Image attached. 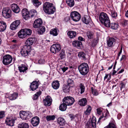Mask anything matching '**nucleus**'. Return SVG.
Returning a JSON list of instances; mask_svg holds the SVG:
<instances>
[{"mask_svg":"<svg viewBox=\"0 0 128 128\" xmlns=\"http://www.w3.org/2000/svg\"><path fill=\"white\" fill-rule=\"evenodd\" d=\"M34 43L33 40H26L25 42L26 46L22 49L20 52L22 55L25 57L27 56L28 53L31 50L30 46L32 45Z\"/></svg>","mask_w":128,"mask_h":128,"instance_id":"nucleus-1","label":"nucleus"},{"mask_svg":"<svg viewBox=\"0 0 128 128\" xmlns=\"http://www.w3.org/2000/svg\"><path fill=\"white\" fill-rule=\"evenodd\" d=\"M99 19L101 22L104 24L106 27H110V20L107 15L104 12L101 13Z\"/></svg>","mask_w":128,"mask_h":128,"instance_id":"nucleus-2","label":"nucleus"},{"mask_svg":"<svg viewBox=\"0 0 128 128\" xmlns=\"http://www.w3.org/2000/svg\"><path fill=\"white\" fill-rule=\"evenodd\" d=\"M52 5V3L48 2L44 3L43 6V9L44 12L49 14H53L55 11V8Z\"/></svg>","mask_w":128,"mask_h":128,"instance_id":"nucleus-3","label":"nucleus"},{"mask_svg":"<svg viewBox=\"0 0 128 128\" xmlns=\"http://www.w3.org/2000/svg\"><path fill=\"white\" fill-rule=\"evenodd\" d=\"M78 69L81 74L85 75L88 72L89 68L88 64L84 62L78 66Z\"/></svg>","mask_w":128,"mask_h":128,"instance_id":"nucleus-4","label":"nucleus"},{"mask_svg":"<svg viewBox=\"0 0 128 128\" xmlns=\"http://www.w3.org/2000/svg\"><path fill=\"white\" fill-rule=\"evenodd\" d=\"M20 116L22 119L26 120L32 117V114L29 111H20Z\"/></svg>","mask_w":128,"mask_h":128,"instance_id":"nucleus-5","label":"nucleus"},{"mask_svg":"<svg viewBox=\"0 0 128 128\" xmlns=\"http://www.w3.org/2000/svg\"><path fill=\"white\" fill-rule=\"evenodd\" d=\"M70 16L72 20L75 22L79 21L81 18L80 14L76 11L72 12L71 13Z\"/></svg>","mask_w":128,"mask_h":128,"instance_id":"nucleus-6","label":"nucleus"},{"mask_svg":"<svg viewBox=\"0 0 128 128\" xmlns=\"http://www.w3.org/2000/svg\"><path fill=\"white\" fill-rule=\"evenodd\" d=\"M13 58L12 56L9 54H6L3 57V63L5 65H8L12 62Z\"/></svg>","mask_w":128,"mask_h":128,"instance_id":"nucleus-7","label":"nucleus"},{"mask_svg":"<svg viewBox=\"0 0 128 128\" xmlns=\"http://www.w3.org/2000/svg\"><path fill=\"white\" fill-rule=\"evenodd\" d=\"M74 102V98L71 96L65 97L63 100V102L67 106L72 104Z\"/></svg>","mask_w":128,"mask_h":128,"instance_id":"nucleus-8","label":"nucleus"},{"mask_svg":"<svg viewBox=\"0 0 128 128\" xmlns=\"http://www.w3.org/2000/svg\"><path fill=\"white\" fill-rule=\"evenodd\" d=\"M11 10L8 8H3L2 11V15L4 17L8 18L11 16Z\"/></svg>","mask_w":128,"mask_h":128,"instance_id":"nucleus-9","label":"nucleus"},{"mask_svg":"<svg viewBox=\"0 0 128 128\" xmlns=\"http://www.w3.org/2000/svg\"><path fill=\"white\" fill-rule=\"evenodd\" d=\"M61 49V46L59 44H55L52 45L50 48L51 52L54 54L58 52Z\"/></svg>","mask_w":128,"mask_h":128,"instance_id":"nucleus-10","label":"nucleus"},{"mask_svg":"<svg viewBox=\"0 0 128 128\" xmlns=\"http://www.w3.org/2000/svg\"><path fill=\"white\" fill-rule=\"evenodd\" d=\"M20 23V20H16L13 22L11 24L10 26V28L12 30H15L18 27Z\"/></svg>","mask_w":128,"mask_h":128,"instance_id":"nucleus-11","label":"nucleus"},{"mask_svg":"<svg viewBox=\"0 0 128 128\" xmlns=\"http://www.w3.org/2000/svg\"><path fill=\"white\" fill-rule=\"evenodd\" d=\"M22 15L23 18L25 20H27L30 17L29 12L26 8H24L22 11Z\"/></svg>","mask_w":128,"mask_h":128,"instance_id":"nucleus-12","label":"nucleus"},{"mask_svg":"<svg viewBox=\"0 0 128 128\" xmlns=\"http://www.w3.org/2000/svg\"><path fill=\"white\" fill-rule=\"evenodd\" d=\"M40 119L38 117H34L31 120V123L34 126H36L38 125Z\"/></svg>","mask_w":128,"mask_h":128,"instance_id":"nucleus-13","label":"nucleus"},{"mask_svg":"<svg viewBox=\"0 0 128 128\" xmlns=\"http://www.w3.org/2000/svg\"><path fill=\"white\" fill-rule=\"evenodd\" d=\"M52 101L51 97L49 96H48L43 100V102L45 106H49L51 105Z\"/></svg>","mask_w":128,"mask_h":128,"instance_id":"nucleus-14","label":"nucleus"},{"mask_svg":"<svg viewBox=\"0 0 128 128\" xmlns=\"http://www.w3.org/2000/svg\"><path fill=\"white\" fill-rule=\"evenodd\" d=\"M18 96L17 94L14 93L12 94H10L8 93L6 94V97L9 98L10 100H12L16 99Z\"/></svg>","mask_w":128,"mask_h":128,"instance_id":"nucleus-15","label":"nucleus"},{"mask_svg":"<svg viewBox=\"0 0 128 128\" xmlns=\"http://www.w3.org/2000/svg\"><path fill=\"white\" fill-rule=\"evenodd\" d=\"M42 21L40 18L36 20L33 23V27L35 28H38L40 27L42 24Z\"/></svg>","mask_w":128,"mask_h":128,"instance_id":"nucleus-16","label":"nucleus"},{"mask_svg":"<svg viewBox=\"0 0 128 128\" xmlns=\"http://www.w3.org/2000/svg\"><path fill=\"white\" fill-rule=\"evenodd\" d=\"M16 120V118H7L6 120V124L9 126H14V121Z\"/></svg>","mask_w":128,"mask_h":128,"instance_id":"nucleus-17","label":"nucleus"},{"mask_svg":"<svg viewBox=\"0 0 128 128\" xmlns=\"http://www.w3.org/2000/svg\"><path fill=\"white\" fill-rule=\"evenodd\" d=\"M11 8L13 12L15 13H17L19 12L20 10L17 4H14L11 5Z\"/></svg>","mask_w":128,"mask_h":128,"instance_id":"nucleus-18","label":"nucleus"},{"mask_svg":"<svg viewBox=\"0 0 128 128\" xmlns=\"http://www.w3.org/2000/svg\"><path fill=\"white\" fill-rule=\"evenodd\" d=\"M39 84L36 81H34L31 84L30 86L31 90L34 91L38 88Z\"/></svg>","mask_w":128,"mask_h":128,"instance_id":"nucleus-19","label":"nucleus"},{"mask_svg":"<svg viewBox=\"0 0 128 128\" xmlns=\"http://www.w3.org/2000/svg\"><path fill=\"white\" fill-rule=\"evenodd\" d=\"M60 86V83L58 80H55L52 83V86L54 89L57 90L58 88Z\"/></svg>","mask_w":128,"mask_h":128,"instance_id":"nucleus-20","label":"nucleus"},{"mask_svg":"<svg viewBox=\"0 0 128 128\" xmlns=\"http://www.w3.org/2000/svg\"><path fill=\"white\" fill-rule=\"evenodd\" d=\"M6 23L3 21H0V32L4 31L6 29Z\"/></svg>","mask_w":128,"mask_h":128,"instance_id":"nucleus-21","label":"nucleus"},{"mask_svg":"<svg viewBox=\"0 0 128 128\" xmlns=\"http://www.w3.org/2000/svg\"><path fill=\"white\" fill-rule=\"evenodd\" d=\"M87 100L86 98H83L79 100L78 104L81 106H84L87 104Z\"/></svg>","mask_w":128,"mask_h":128,"instance_id":"nucleus-22","label":"nucleus"},{"mask_svg":"<svg viewBox=\"0 0 128 128\" xmlns=\"http://www.w3.org/2000/svg\"><path fill=\"white\" fill-rule=\"evenodd\" d=\"M57 122L60 126H63L65 124L66 121L64 119L61 117H59L57 120Z\"/></svg>","mask_w":128,"mask_h":128,"instance_id":"nucleus-23","label":"nucleus"},{"mask_svg":"<svg viewBox=\"0 0 128 128\" xmlns=\"http://www.w3.org/2000/svg\"><path fill=\"white\" fill-rule=\"evenodd\" d=\"M73 46L74 47H81L82 46V42L78 40H74L72 42Z\"/></svg>","mask_w":128,"mask_h":128,"instance_id":"nucleus-24","label":"nucleus"},{"mask_svg":"<svg viewBox=\"0 0 128 128\" xmlns=\"http://www.w3.org/2000/svg\"><path fill=\"white\" fill-rule=\"evenodd\" d=\"M19 70L20 72H24L28 69V68L24 65L22 64L18 67Z\"/></svg>","mask_w":128,"mask_h":128,"instance_id":"nucleus-25","label":"nucleus"},{"mask_svg":"<svg viewBox=\"0 0 128 128\" xmlns=\"http://www.w3.org/2000/svg\"><path fill=\"white\" fill-rule=\"evenodd\" d=\"M67 34L68 37L70 38H74L75 37L76 35V32L73 31H69Z\"/></svg>","mask_w":128,"mask_h":128,"instance_id":"nucleus-26","label":"nucleus"},{"mask_svg":"<svg viewBox=\"0 0 128 128\" xmlns=\"http://www.w3.org/2000/svg\"><path fill=\"white\" fill-rule=\"evenodd\" d=\"M96 119L94 117H92L91 121L89 122L90 124L91 123L92 126L93 128H96Z\"/></svg>","mask_w":128,"mask_h":128,"instance_id":"nucleus-27","label":"nucleus"},{"mask_svg":"<svg viewBox=\"0 0 128 128\" xmlns=\"http://www.w3.org/2000/svg\"><path fill=\"white\" fill-rule=\"evenodd\" d=\"M82 20L83 22L86 24H88L90 22V19L88 16H86L83 17L82 18Z\"/></svg>","mask_w":128,"mask_h":128,"instance_id":"nucleus-28","label":"nucleus"},{"mask_svg":"<svg viewBox=\"0 0 128 128\" xmlns=\"http://www.w3.org/2000/svg\"><path fill=\"white\" fill-rule=\"evenodd\" d=\"M18 128H28L29 126L28 124L22 122L18 124Z\"/></svg>","mask_w":128,"mask_h":128,"instance_id":"nucleus-29","label":"nucleus"},{"mask_svg":"<svg viewBox=\"0 0 128 128\" xmlns=\"http://www.w3.org/2000/svg\"><path fill=\"white\" fill-rule=\"evenodd\" d=\"M18 37L22 38H24L26 36L23 29L21 30L18 32Z\"/></svg>","mask_w":128,"mask_h":128,"instance_id":"nucleus-30","label":"nucleus"},{"mask_svg":"<svg viewBox=\"0 0 128 128\" xmlns=\"http://www.w3.org/2000/svg\"><path fill=\"white\" fill-rule=\"evenodd\" d=\"M117 127L116 124L113 122H111L108 125L105 127L104 128H117Z\"/></svg>","mask_w":128,"mask_h":128,"instance_id":"nucleus-31","label":"nucleus"},{"mask_svg":"<svg viewBox=\"0 0 128 128\" xmlns=\"http://www.w3.org/2000/svg\"><path fill=\"white\" fill-rule=\"evenodd\" d=\"M37 13L36 10H32L29 12V16L30 17H32L36 16Z\"/></svg>","mask_w":128,"mask_h":128,"instance_id":"nucleus-32","label":"nucleus"},{"mask_svg":"<svg viewBox=\"0 0 128 128\" xmlns=\"http://www.w3.org/2000/svg\"><path fill=\"white\" fill-rule=\"evenodd\" d=\"M67 82L68 85L70 87H73L74 86V82L73 80L71 79H68Z\"/></svg>","mask_w":128,"mask_h":128,"instance_id":"nucleus-33","label":"nucleus"},{"mask_svg":"<svg viewBox=\"0 0 128 128\" xmlns=\"http://www.w3.org/2000/svg\"><path fill=\"white\" fill-rule=\"evenodd\" d=\"M46 120L48 121L53 120H54L55 116L54 115H48L46 117Z\"/></svg>","mask_w":128,"mask_h":128,"instance_id":"nucleus-34","label":"nucleus"},{"mask_svg":"<svg viewBox=\"0 0 128 128\" xmlns=\"http://www.w3.org/2000/svg\"><path fill=\"white\" fill-rule=\"evenodd\" d=\"M67 106L66 104L63 102V103L60 106L59 109L62 111H65L66 109Z\"/></svg>","mask_w":128,"mask_h":128,"instance_id":"nucleus-35","label":"nucleus"},{"mask_svg":"<svg viewBox=\"0 0 128 128\" xmlns=\"http://www.w3.org/2000/svg\"><path fill=\"white\" fill-rule=\"evenodd\" d=\"M78 56L80 58H82L84 60L86 59V58L85 56L86 54L83 52H79Z\"/></svg>","mask_w":128,"mask_h":128,"instance_id":"nucleus-36","label":"nucleus"},{"mask_svg":"<svg viewBox=\"0 0 128 128\" xmlns=\"http://www.w3.org/2000/svg\"><path fill=\"white\" fill-rule=\"evenodd\" d=\"M32 1L34 5L36 7H38L41 4V2L38 0H32Z\"/></svg>","mask_w":128,"mask_h":128,"instance_id":"nucleus-37","label":"nucleus"},{"mask_svg":"<svg viewBox=\"0 0 128 128\" xmlns=\"http://www.w3.org/2000/svg\"><path fill=\"white\" fill-rule=\"evenodd\" d=\"M66 3L69 6L72 7L74 6V0H66Z\"/></svg>","mask_w":128,"mask_h":128,"instance_id":"nucleus-38","label":"nucleus"},{"mask_svg":"<svg viewBox=\"0 0 128 128\" xmlns=\"http://www.w3.org/2000/svg\"><path fill=\"white\" fill-rule=\"evenodd\" d=\"M50 34L54 36H56L58 34V32L56 28L52 29L50 31Z\"/></svg>","mask_w":128,"mask_h":128,"instance_id":"nucleus-39","label":"nucleus"},{"mask_svg":"<svg viewBox=\"0 0 128 128\" xmlns=\"http://www.w3.org/2000/svg\"><path fill=\"white\" fill-rule=\"evenodd\" d=\"M23 30L26 36L27 35H30L31 34L32 30L28 28H25Z\"/></svg>","mask_w":128,"mask_h":128,"instance_id":"nucleus-40","label":"nucleus"},{"mask_svg":"<svg viewBox=\"0 0 128 128\" xmlns=\"http://www.w3.org/2000/svg\"><path fill=\"white\" fill-rule=\"evenodd\" d=\"M119 26L118 24L115 23H112L111 24V28L114 30H116L118 27Z\"/></svg>","mask_w":128,"mask_h":128,"instance_id":"nucleus-41","label":"nucleus"},{"mask_svg":"<svg viewBox=\"0 0 128 128\" xmlns=\"http://www.w3.org/2000/svg\"><path fill=\"white\" fill-rule=\"evenodd\" d=\"M69 87L66 85H64L62 88L63 91L65 93L69 92L70 91Z\"/></svg>","mask_w":128,"mask_h":128,"instance_id":"nucleus-42","label":"nucleus"},{"mask_svg":"<svg viewBox=\"0 0 128 128\" xmlns=\"http://www.w3.org/2000/svg\"><path fill=\"white\" fill-rule=\"evenodd\" d=\"M80 93L82 94L84 92L85 87L84 84L82 83H80Z\"/></svg>","mask_w":128,"mask_h":128,"instance_id":"nucleus-43","label":"nucleus"},{"mask_svg":"<svg viewBox=\"0 0 128 128\" xmlns=\"http://www.w3.org/2000/svg\"><path fill=\"white\" fill-rule=\"evenodd\" d=\"M87 36L88 38L92 39L94 37V33L92 32L88 31L87 33Z\"/></svg>","mask_w":128,"mask_h":128,"instance_id":"nucleus-44","label":"nucleus"},{"mask_svg":"<svg viewBox=\"0 0 128 128\" xmlns=\"http://www.w3.org/2000/svg\"><path fill=\"white\" fill-rule=\"evenodd\" d=\"M45 31V28L44 27V26H42L39 29L38 31V33L40 34H42Z\"/></svg>","mask_w":128,"mask_h":128,"instance_id":"nucleus-45","label":"nucleus"},{"mask_svg":"<svg viewBox=\"0 0 128 128\" xmlns=\"http://www.w3.org/2000/svg\"><path fill=\"white\" fill-rule=\"evenodd\" d=\"M91 41L90 42V45L92 47H94L97 44L98 42L97 40H90Z\"/></svg>","mask_w":128,"mask_h":128,"instance_id":"nucleus-46","label":"nucleus"},{"mask_svg":"<svg viewBox=\"0 0 128 128\" xmlns=\"http://www.w3.org/2000/svg\"><path fill=\"white\" fill-rule=\"evenodd\" d=\"M60 57V58L62 59L65 57V51L64 50H62L61 52L59 54Z\"/></svg>","mask_w":128,"mask_h":128,"instance_id":"nucleus-47","label":"nucleus"},{"mask_svg":"<svg viewBox=\"0 0 128 128\" xmlns=\"http://www.w3.org/2000/svg\"><path fill=\"white\" fill-rule=\"evenodd\" d=\"M41 93V92L40 91L38 92L37 93L35 94L33 96V99L34 100L37 99Z\"/></svg>","mask_w":128,"mask_h":128,"instance_id":"nucleus-48","label":"nucleus"},{"mask_svg":"<svg viewBox=\"0 0 128 128\" xmlns=\"http://www.w3.org/2000/svg\"><path fill=\"white\" fill-rule=\"evenodd\" d=\"M126 84V82H121L120 84V88L121 90L122 89H124L125 88V86Z\"/></svg>","mask_w":128,"mask_h":128,"instance_id":"nucleus-49","label":"nucleus"},{"mask_svg":"<svg viewBox=\"0 0 128 128\" xmlns=\"http://www.w3.org/2000/svg\"><path fill=\"white\" fill-rule=\"evenodd\" d=\"M91 89L92 93L94 95L96 96L98 95V93L96 90L94 89L93 87H92Z\"/></svg>","mask_w":128,"mask_h":128,"instance_id":"nucleus-50","label":"nucleus"},{"mask_svg":"<svg viewBox=\"0 0 128 128\" xmlns=\"http://www.w3.org/2000/svg\"><path fill=\"white\" fill-rule=\"evenodd\" d=\"M113 42L112 40H107V43L108 46V47H111L112 46Z\"/></svg>","mask_w":128,"mask_h":128,"instance_id":"nucleus-51","label":"nucleus"},{"mask_svg":"<svg viewBox=\"0 0 128 128\" xmlns=\"http://www.w3.org/2000/svg\"><path fill=\"white\" fill-rule=\"evenodd\" d=\"M5 116L4 112V111L0 112V119L2 118Z\"/></svg>","mask_w":128,"mask_h":128,"instance_id":"nucleus-52","label":"nucleus"},{"mask_svg":"<svg viewBox=\"0 0 128 128\" xmlns=\"http://www.w3.org/2000/svg\"><path fill=\"white\" fill-rule=\"evenodd\" d=\"M97 113L99 115H100L102 113V109L100 108H98L96 109Z\"/></svg>","mask_w":128,"mask_h":128,"instance_id":"nucleus-53","label":"nucleus"},{"mask_svg":"<svg viewBox=\"0 0 128 128\" xmlns=\"http://www.w3.org/2000/svg\"><path fill=\"white\" fill-rule=\"evenodd\" d=\"M45 60L44 58H41L38 60V63L40 64H43L44 63Z\"/></svg>","mask_w":128,"mask_h":128,"instance_id":"nucleus-54","label":"nucleus"},{"mask_svg":"<svg viewBox=\"0 0 128 128\" xmlns=\"http://www.w3.org/2000/svg\"><path fill=\"white\" fill-rule=\"evenodd\" d=\"M112 18H115L117 16V14L116 12H112Z\"/></svg>","mask_w":128,"mask_h":128,"instance_id":"nucleus-55","label":"nucleus"},{"mask_svg":"<svg viewBox=\"0 0 128 128\" xmlns=\"http://www.w3.org/2000/svg\"><path fill=\"white\" fill-rule=\"evenodd\" d=\"M63 68L64 67H60V68H59V72H63Z\"/></svg>","mask_w":128,"mask_h":128,"instance_id":"nucleus-56","label":"nucleus"},{"mask_svg":"<svg viewBox=\"0 0 128 128\" xmlns=\"http://www.w3.org/2000/svg\"><path fill=\"white\" fill-rule=\"evenodd\" d=\"M69 117L71 118L72 120L74 119V115L72 114H69Z\"/></svg>","mask_w":128,"mask_h":128,"instance_id":"nucleus-57","label":"nucleus"},{"mask_svg":"<svg viewBox=\"0 0 128 128\" xmlns=\"http://www.w3.org/2000/svg\"><path fill=\"white\" fill-rule=\"evenodd\" d=\"M126 59V56L124 55H123L120 59V60H125Z\"/></svg>","mask_w":128,"mask_h":128,"instance_id":"nucleus-58","label":"nucleus"},{"mask_svg":"<svg viewBox=\"0 0 128 128\" xmlns=\"http://www.w3.org/2000/svg\"><path fill=\"white\" fill-rule=\"evenodd\" d=\"M90 112H89L88 110H87L86 109V111L84 112V113L85 115H88L89 114Z\"/></svg>","mask_w":128,"mask_h":128,"instance_id":"nucleus-59","label":"nucleus"},{"mask_svg":"<svg viewBox=\"0 0 128 128\" xmlns=\"http://www.w3.org/2000/svg\"><path fill=\"white\" fill-rule=\"evenodd\" d=\"M37 40V39H36V38L34 37H32L28 39L27 40Z\"/></svg>","mask_w":128,"mask_h":128,"instance_id":"nucleus-60","label":"nucleus"},{"mask_svg":"<svg viewBox=\"0 0 128 128\" xmlns=\"http://www.w3.org/2000/svg\"><path fill=\"white\" fill-rule=\"evenodd\" d=\"M88 107L87 108V110H88V111L90 112L91 110V106H88Z\"/></svg>","mask_w":128,"mask_h":128,"instance_id":"nucleus-61","label":"nucleus"},{"mask_svg":"<svg viewBox=\"0 0 128 128\" xmlns=\"http://www.w3.org/2000/svg\"><path fill=\"white\" fill-rule=\"evenodd\" d=\"M88 107L87 108V110H88V111L90 112L91 110V106H88Z\"/></svg>","mask_w":128,"mask_h":128,"instance_id":"nucleus-62","label":"nucleus"},{"mask_svg":"<svg viewBox=\"0 0 128 128\" xmlns=\"http://www.w3.org/2000/svg\"><path fill=\"white\" fill-rule=\"evenodd\" d=\"M63 72H64L68 68L67 67H64Z\"/></svg>","mask_w":128,"mask_h":128,"instance_id":"nucleus-63","label":"nucleus"},{"mask_svg":"<svg viewBox=\"0 0 128 128\" xmlns=\"http://www.w3.org/2000/svg\"><path fill=\"white\" fill-rule=\"evenodd\" d=\"M104 117V116L103 114L102 116H100L98 120V123L100 121V120L102 118H103Z\"/></svg>","mask_w":128,"mask_h":128,"instance_id":"nucleus-64","label":"nucleus"}]
</instances>
